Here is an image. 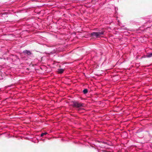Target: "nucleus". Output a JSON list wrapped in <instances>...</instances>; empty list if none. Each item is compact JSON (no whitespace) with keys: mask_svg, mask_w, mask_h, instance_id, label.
Returning <instances> with one entry per match:
<instances>
[{"mask_svg":"<svg viewBox=\"0 0 152 152\" xmlns=\"http://www.w3.org/2000/svg\"><path fill=\"white\" fill-rule=\"evenodd\" d=\"M23 53H24L25 55H27L28 56H30L32 54V53L29 50H26L23 51Z\"/></svg>","mask_w":152,"mask_h":152,"instance_id":"7ed1b4c3","label":"nucleus"},{"mask_svg":"<svg viewBox=\"0 0 152 152\" xmlns=\"http://www.w3.org/2000/svg\"><path fill=\"white\" fill-rule=\"evenodd\" d=\"M104 31H99L98 32H93L91 34V36L96 38L100 37L102 35L104 34Z\"/></svg>","mask_w":152,"mask_h":152,"instance_id":"f257e3e1","label":"nucleus"},{"mask_svg":"<svg viewBox=\"0 0 152 152\" xmlns=\"http://www.w3.org/2000/svg\"><path fill=\"white\" fill-rule=\"evenodd\" d=\"M84 104L80 103L74 101L73 102L72 106L76 108H80L81 107H84Z\"/></svg>","mask_w":152,"mask_h":152,"instance_id":"f03ea898","label":"nucleus"},{"mask_svg":"<svg viewBox=\"0 0 152 152\" xmlns=\"http://www.w3.org/2000/svg\"><path fill=\"white\" fill-rule=\"evenodd\" d=\"M152 56V53H150L148 54V57H150Z\"/></svg>","mask_w":152,"mask_h":152,"instance_id":"0eeeda50","label":"nucleus"},{"mask_svg":"<svg viewBox=\"0 0 152 152\" xmlns=\"http://www.w3.org/2000/svg\"><path fill=\"white\" fill-rule=\"evenodd\" d=\"M88 92V90L87 89H85L83 91V92L84 94H86Z\"/></svg>","mask_w":152,"mask_h":152,"instance_id":"39448f33","label":"nucleus"},{"mask_svg":"<svg viewBox=\"0 0 152 152\" xmlns=\"http://www.w3.org/2000/svg\"><path fill=\"white\" fill-rule=\"evenodd\" d=\"M64 71V70L63 69H58V72L59 74H62L63 72Z\"/></svg>","mask_w":152,"mask_h":152,"instance_id":"20e7f679","label":"nucleus"},{"mask_svg":"<svg viewBox=\"0 0 152 152\" xmlns=\"http://www.w3.org/2000/svg\"><path fill=\"white\" fill-rule=\"evenodd\" d=\"M47 134V132H45L43 133H42L41 134V137H43L44 135H46Z\"/></svg>","mask_w":152,"mask_h":152,"instance_id":"423d86ee","label":"nucleus"}]
</instances>
